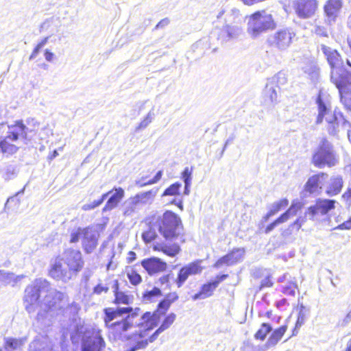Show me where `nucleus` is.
Instances as JSON below:
<instances>
[{"label": "nucleus", "mask_w": 351, "mask_h": 351, "mask_svg": "<svg viewBox=\"0 0 351 351\" xmlns=\"http://www.w3.org/2000/svg\"><path fill=\"white\" fill-rule=\"evenodd\" d=\"M341 0H328L324 7L326 23L329 25L335 23L342 8Z\"/></svg>", "instance_id": "nucleus-19"}, {"label": "nucleus", "mask_w": 351, "mask_h": 351, "mask_svg": "<svg viewBox=\"0 0 351 351\" xmlns=\"http://www.w3.org/2000/svg\"><path fill=\"white\" fill-rule=\"evenodd\" d=\"M155 114L154 110H150L146 115V117L140 122V123L136 127L135 132H139L145 129L154 119Z\"/></svg>", "instance_id": "nucleus-43"}, {"label": "nucleus", "mask_w": 351, "mask_h": 351, "mask_svg": "<svg viewBox=\"0 0 351 351\" xmlns=\"http://www.w3.org/2000/svg\"><path fill=\"white\" fill-rule=\"evenodd\" d=\"M61 259L69 267V269L73 271V274L75 276L84 266L82 254L77 250H66L63 254V257Z\"/></svg>", "instance_id": "nucleus-15"}, {"label": "nucleus", "mask_w": 351, "mask_h": 351, "mask_svg": "<svg viewBox=\"0 0 351 351\" xmlns=\"http://www.w3.org/2000/svg\"><path fill=\"white\" fill-rule=\"evenodd\" d=\"M243 33L242 26L225 23L221 27H216L213 34L221 43L238 38Z\"/></svg>", "instance_id": "nucleus-12"}, {"label": "nucleus", "mask_w": 351, "mask_h": 351, "mask_svg": "<svg viewBox=\"0 0 351 351\" xmlns=\"http://www.w3.org/2000/svg\"><path fill=\"white\" fill-rule=\"evenodd\" d=\"M273 16L265 10H259L248 16L247 32L252 39L259 38L263 34L276 27Z\"/></svg>", "instance_id": "nucleus-4"}, {"label": "nucleus", "mask_w": 351, "mask_h": 351, "mask_svg": "<svg viewBox=\"0 0 351 351\" xmlns=\"http://www.w3.org/2000/svg\"><path fill=\"white\" fill-rule=\"evenodd\" d=\"M327 178L328 175L324 173H319L310 177L305 184V190L309 193H319Z\"/></svg>", "instance_id": "nucleus-23"}, {"label": "nucleus", "mask_w": 351, "mask_h": 351, "mask_svg": "<svg viewBox=\"0 0 351 351\" xmlns=\"http://www.w3.org/2000/svg\"><path fill=\"white\" fill-rule=\"evenodd\" d=\"M301 208L302 204L300 202L293 203L289 208L280 217L284 222H286L291 217L295 216Z\"/></svg>", "instance_id": "nucleus-40"}, {"label": "nucleus", "mask_w": 351, "mask_h": 351, "mask_svg": "<svg viewBox=\"0 0 351 351\" xmlns=\"http://www.w3.org/2000/svg\"><path fill=\"white\" fill-rule=\"evenodd\" d=\"M178 298V296L176 293H169L166 297L165 300L168 302H169L170 304H172L173 302L177 300Z\"/></svg>", "instance_id": "nucleus-62"}, {"label": "nucleus", "mask_w": 351, "mask_h": 351, "mask_svg": "<svg viewBox=\"0 0 351 351\" xmlns=\"http://www.w3.org/2000/svg\"><path fill=\"white\" fill-rule=\"evenodd\" d=\"M243 21V18L239 10L237 8H232L226 14L225 23L242 26Z\"/></svg>", "instance_id": "nucleus-32"}, {"label": "nucleus", "mask_w": 351, "mask_h": 351, "mask_svg": "<svg viewBox=\"0 0 351 351\" xmlns=\"http://www.w3.org/2000/svg\"><path fill=\"white\" fill-rule=\"evenodd\" d=\"M135 321L126 319L122 322L106 324V326L112 332L121 335L133 327L138 328V331L134 333L130 341V348L125 351H136L145 348L147 346L146 337L149 332L157 326V319L154 315H150V312H145L134 319Z\"/></svg>", "instance_id": "nucleus-1"}, {"label": "nucleus", "mask_w": 351, "mask_h": 351, "mask_svg": "<svg viewBox=\"0 0 351 351\" xmlns=\"http://www.w3.org/2000/svg\"><path fill=\"white\" fill-rule=\"evenodd\" d=\"M245 254L243 248H235L231 252L219 258L215 263L216 267L223 265H232L241 261Z\"/></svg>", "instance_id": "nucleus-22"}, {"label": "nucleus", "mask_w": 351, "mask_h": 351, "mask_svg": "<svg viewBox=\"0 0 351 351\" xmlns=\"http://www.w3.org/2000/svg\"><path fill=\"white\" fill-rule=\"evenodd\" d=\"M49 273L53 278L63 282H68L75 276L62 259L56 261Z\"/></svg>", "instance_id": "nucleus-17"}, {"label": "nucleus", "mask_w": 351, "mask_h": 351, "mask_svg": "<svg viewBox=\"0 0 351 351\" xmlns=\"http://www.w3.org/2000/svg\"><path fill=\"white\" fill-rule=\"evenodd\" d=\"M336 201L333 199H318L315 204L310 206L306 215L310 216L312 220H317L319 217L327 214L330 210L335 208Z\"/></svg>", "instance_id": "nucleus-13"}, {"label": "nucleus", "mask_w": 351, "mask_h": 351, "mask_svg": "<svg viewBox=\"0 0 351 351\" xmlns=\"http://www.w3.org/2000/svg\"><path fill=\"white\" fill-rule=\"evenodd\" d=\"M317 8L316 0H300L295 6L297 15L302 19L311 18Z\"/></svg>", "instance_id": "nucleus-18"}, {"label": "nucleus", "mask_w": 351, "mask_h": 351, "mask_svg": "<svg viewBox=\"0 0 351 351\" xmlns=\"http://www.w3.org/2000/svg\"><path fill=\"white\" fill-rule=\"evenodd\" d=\"M180 223V219L178 215L168 210L158 218L156 227L164 238L171 240L178 235V230Z\"/></svg>", "instance_id": "nucleus-8"}, {"label": "nucleus", "mask_w": 351, "mask_h": 351, "mask_svg": "<svg viewBox=\"0 0 351 351\" xmlns=\"http://www.w3.org/2000/svg\"><path fill=\"white\" fill-rule=\"evenodd\" d=\"M285 223L280 217H279L278 219H276L274 222L270 223L267 226V228L265 230V232L266 234L269 233L271 231H272L278 225Z\"/></svg>", "instance_id": "nucleus-52"}, {"label": "nucleus", "mask_w": 351, "mask_h": 351, "mask_svg": "<svg viewBox=\"0 0 351 351\" xmlns=\"http://www.w3.org/2000/svg\"><path fill=\"white\" fill-rule=\"evenodd\" d=\"M295 34L291 28H281L270 34L267 43L271 48L283 51L291 45Z\"/></svg>", "instance_id": "nucleus-10"}, {"label": "nucleus", "mask_w": 351, "mask_h": 351, "mask_svg": "<svg viewBox=\"0 0 351 351\" xmlns=\"http://www.w3.org/2000/svg\"><path fill=\"white\" fill-rule=\"evenodd\" d=\"M49 282L45 279H36L32 284L27 286L23 298V306L29 313H34L40 310V294L49 291Z\"/></svg>", "instance_id": "nucleus-5"}, {"label": "nucleus", "mask_w": 351, "mask_h": 351, "mask_svg": "<svg viewBox=\"0 0 351 351\" xmlns=\"http://www.w3.org/2000/svg\"><path fill=\"white\" fill-rule=\"evenodd\" d=\"M181 186L182 184L180 183L176 182L165 189L162 196L165 197L167 195H179Z\"/></svg>", "instance_id": "nucleus-46"}, {"label": "nucleus", "mask_w": 351, "mask_h": 351, "mask_svg": "<svg viewBox=\"0 0 351 351\" xmlns=\"http://www.w3.org/2000/svg\"><path fill=\"white\" fill-rule=\"evenodd\" d=\"M305 320H306L305 313L303 312L302 309H300L299 314H298V319H297V322L295 324V329L293 331L295 332L297 330L298 328H300L305 322Z\"/></svg>", "instance_id": "nucleus-51"}, {"label": "nucleus", "mask_w": 351, "mask_h": 351, "mask_svg": "<svg viewBox=\"0 0 351 351\" xmlns=\"http://www.w3.org/2000/svg\"><path fill=\"white\" fill-rule=\"evenodd\" d=\"M318 108V115L316 123H322L323 120L328 123V130L332 135H335L339 131V123L342 118L340 113L332 110L331 104L328 99L322 97L320 95L316 100Z\"/></svg>", "instance_id": "nucleus-6"}, {"label": "nucleus", "mask_w": 351, "mask_h": 351, "mask_svg": "<svg viewBox=\"0 0 351 351\" xmlns=\"http://www.w3.org/2000/svg\"><path fill=\"white\" fill-rule=\"evenodd\" d=\"M343 182L339 176H332L326 186V193L329 196H334L340 193L343 187Z\"/></svg>", "instance_id": "nucleus-27"}, {"label": "nucleus", "mask_w": 351, "mask_h": 351, "mask_svg": "<svg viewBox=\"0 0 351 351\" xmlns=\"http://www.w3.org/2000/svg\"><path fill=\"white\" fill-rule=\"evenodd\" d=\"M314 32L320 36L328 37V36L327 29L322 25H316L315 27Z\"/></svg>", "instance_id": "nucleus-55"}, {"label": "nucleus", "mask_w": 351, "mask_h": 351, "mask_svg": "<svg viewBox=\"0 0 351 351\" xmlns=\"http://www.w3.org/2000/svg\"><path fill=\"white\" fill-rule=\"evenodd\" d=\"M141 265L149 275L162 272L166 270L167 267L165 262L157 257H152L143 260L141 261Z\"/></svg>", "instance_id": "nucleus-21"}, {"label": "nucleus", "mask_w": 351, "mask_h": 351, "mask_svg": "<svg viewBox=\"0 0 351 351\" xmlns=\"http://www.w3.org/2000/svg\"><path fill=\"white\" fill-rule=\"evenodd\" d=\"M287 80L285 75L282 73H278L274 78L273 82L279 83L280 84H284L286 82Z\"/></svg>", "instance_id": "nucleus-58"}, {"label": "nucleus", "mask_w": 351, "mask_h": 351, "mask_svg": "<svg viewBox=\"0 0 351 351\" xmlns=\"http://www.w3.org/2000/svg\"><path fill=\"white\" fill-rule=\"evenodd\" d=\"M143 313L139 308L133 309L132 307L108 308L105 309L104 322L106 325L118 324L126 319L135 321L134 319Z\"/></svg>", "instance_id": "nucleus-9"}, {"label": "nucleus", "mask_w": 351, "mask_h": 351, "mask_svg": "<svg viewBox=\"0 0 351 351\" xmlns=\"http://www.w3.org/2000/svg\"><path fill=\"white\" fill-rule=\"evenodd\" d=\"M26 341V338L21 339H14V338H8L5 339V348L9 351V349H16L23 346Z\"/></svg>", "instance_id": "nucleus-42"}, {"label": "nucleus", "mask_w": 351, "mask_h": 351, "mask_svg": "<svg viewBox=\"0 0 351 351\" xmlns=\"http://www.w3.org/2000/svg\"><path fill=\"white\" fill-rule=\"evenodd\" d=\"M47 294L42 300L40 310L38 311L37 319L43 321L49 316L53 317L63 314L66 308H69L73 313H77L80 310V306L73 302L70 306L67 295L56 289H51L49 286V291H45Z\"/></svg>", "instance_id": "nucleus-2"}, {"label": "nucleus", "mask_w": 351, "mask_h": 351, "mask_svg": "<svg viewBox=\"0 0 351 351\" xmlns=\"http://www.w3.org/2000/svg\"><path fill=\"white\" fill-rule=\"evenodd\" d=\"M334 230H350L351 229V217L340 223L339 226L333 228Z\"/></svg>", "instance_id": "nucleus-56"}, {"label": "nucleus", "mask_w": 351, "mask_h": 351, "mask_svg": "<svg viewBox=\"0 0 351 351\" xmlns=\"http://www.w3.org/2000/svg\"><path fill=\"white\" fill-rule=\"evenodd\" d=\"M24 278V275H16L12 272L0 269V285L14 287Z\"/></svg>", "instance_id": "nucleus-28"}, {"label": "nucleus", "mask_w": 351, "mask_h": 351, "mask_svg": "<svg viewBox=\"0 0 351 351\" xmlns=\"http://www.w3.org/2000/svg\"><path fill=\"white\" fill-rule=\"evenodd\" d=\"M32 121L33 122L32 128L25 126L21 121H16L14 124L8 125L7 134L16 141L19 138L27 139L28 134L34 132L39 126L38 123L34 119Z\"/></svg>", "instance_id": "nucleus-14"}, {"label": "nucleus", "mask_w": 351, "mask_h": 351, "mask_svg": "<svg viewBox=\"0 0 351 351\" xmlns=\"http://www.w3.org/2000/svg\"><path fill=\"white\" fill-rule=\"evenodd\" d=\"M45 60L48 62H52L54 58V53L51 52L49 50L46 49L45 51Z\"/></svg>", "instance_id": "nucleus-64"}, {"label": "nucleus", "mask_w": 351, "mask_h": 351, "mask_svg": "<svg viewBox=\"0 0 351 351\" xmlns=\"http://www.w3.org/2000/svg\"><path fill=\"white\" fill-rule=\"evenodd\" d=\"M271 329L272 328L269 324L263 323L262 324L261 328L255 334L254 337L257 339L263 340Z\"/></svg>", "instance_id": "nucleus-47"}, {"label": "nucleus", "mask_w": 351, "mask_h": 351, "mask_svg": "<svg viewBox=\"0 0 351 351\" xmlns=\"http://www.w3.org/2000/svg\"><path fill=\"white\" fill-rule=\"evenodd\" d=\"M201 261H197L189 263L180 269L176 280L178 287H182L189 276L202 273L203 267L201 266Z\"/></svg>", "instance_id": "nucleus-16"}, {"label": "nucleus", "mask_w": 351, "mask_h": 351, "mask_svg": "<svg viewBox=\"0 0 351 351\" xmlns=\"http://www.w3.org/2000/svg\"><path fill=\"white\" fill-rule=\"evenodd\" d=\"M161 295L160 289L157 287H154L151 291H147L143 294V301L145 302H152Z\"/></svg>", "instance_id": "nucleus-44"}, {"label": "nucleus", "mask_w": 351, "mask_h": 351, "mask_svg": "<svg viewBox=\"0 0 351 351\" xmlns=\"http://www.w3.org/2000/svg\"><path fill=\"white\" fill-rule=\"evenodd\" d=\"M14 140L7 134V136L0 141V152L7 154H14L18 151V146L12 143Z\"/></svg>", "instance_id": "nucleus-33"}, {"label": "nucleus", "mask_w": 351, "mask_h": 351, "mask_svg": "<svg viewBox=\"0 0 351 351\" xmlns=\"http://www.w3.org/2000/svg\"><path fill=\"white\" fill-rule=\"evenodd\" d=\"M157 237L156 230L153 227H149V229L143 233L142 238L145 243H148L154 241Z\"/></svg>", "instance_id": "nucleus-48"}, {"label": "nucleus", "mask_w": 351, "mask_h": 351, "mask_svg": "<svg viewBox=\"0 0 351 351\" xmlns=\"http://www.w3.org/2000/svg\"><path fill=\"white\" fill-rule=\"evenodd\" d=\"M105 346L100 330L91 329L85 331L82 339V351H102Z\"/></svg>", "instance_id": "nucleus-11"}, {"label": "nucleus", "mask_w": 351, "mask_h": 351, "mask_svg": "<svg viewBox=\"0 0 351 351\" xmlns=\"http://www.w3.org/2000/svg\"><path fill=\"white\" fill-rule=\"evenodd\" d=\"M287 329V326H282L279 328L275 330L269 337V338L267 339L265 347L267 348L273 347L276 346L278 342L282 339V336L284 335L285 332H286Z\"/></svg>", "instance_id": "nucleus-35"}, {"label": "nucleus", "mask_w": 351, "mask_h": 351, "mask_svg": "<svg viewBox=\"0 0 351 351\" xmlns=\"http://www.w3.org/2000/svg\"><path fill=\"white\" fill-rule=\"evenodd\" d=\"M114 292L115 296V303L116 304H130L133 301V297L125 294L124 292L119 291V285L118 282L115 281L114 284L112 287Z\"/></svg>", "instance_id": "nucleus-37"}, {"label": "nucleus", "mask_w": 351, "mask_h": 351, "mask_svg": "<svg viewBox=\"0 0 351 351\" xmlns=\"http://www.w3.org/2000/svg\"><path fill=\"white\" fill-rule=\"evenodd\" d=\"M153 250L154 251L162 252L167 256L174 257L179 253L180 248L177 244L167 245L163 243L156 242L153 245Z\"/></svg>", "instance_id": "nucleus-31"}, {"label": "nucleus", "mask_w": 351, "mask_h": 351, "mask_svg": "<svg viewBox=\"0 0 351 351\" xmlns=\"http://www.w3.org/2000/svg\"><path fill=\"white\" fill-rule=\"evenodd\" d=\"M297 289L298 285L293 278L288 282V285L283 286L282 292L286 295L294 296Z\"/></svg>", "instance_id": "nucleus-45"}, {"label": "nucleus", "mask_w": 351, "mask_h": 351, "mask_svg": "<svg viewBox=\"0 0 351 351\" xmlns=\"http://www.w3.org/2000/svg\"><path fill=\"white\" fill-rule=\"evenodd\" d=\"M162 176V171H159L156 174V176L154 177V178L149 180L147 182H146V186L157 183L161 179Z\"/></svg>", "instance_id": "nucleus-60"}, {"label": "nucleus", "mask_w": 351, "mask_h": 351, "mask_svg": "<svg viewBox=\"0 0 351 351\" xmlns=\"http://www.w3.org/2000/svg\"><path fill=\"white\" fill-rule=\"evenodd\" d=\"M176 319V315L173 313H171L167 315L159 328L152 335L146 337L147 344L155 341L160 334L167 330L173 324Z\"/></svg>", "instance_id": "nucleus-25"}, {"label": "nucleus", "mask_w": 351, "mask_h": 351, "mask_svg": "<svg viewBox=\"0 0 351 351\" xmlns=\"http://www.w3.org/2000/svg\"><path fill=\"white\" fill-rule=\"evenodd\" d=\"M98 232L92 227L83 228L82 245L86 253H91L97 245Z\"/></svg>", "instance_id": "nucleus-20"}, {"label": "nucleus", "mask_w": 351, "mask_h": 351, "mask_svg": "<svg viewBox=\"0 0 351 351\" xmlns=\"http://www.w3.org/2000/svg\"><path fill=\"white\" fill-rule=\"evenodd\" d=\"M157 194V190H149L146 192L137 193L133 197L138 206H145L152 204Z\"/></svg>", "instance_id": "nucleus-30"}, {"label": "nucleus", "mask_w": 351, "mask_h": 351, "mask_svg": "<svg viewBox=\"0 0 351 351\" xmlns=\"http://www.w3.org/2000/svg\"><path fill=\"white\" fill-rule=\"evenodd\" d=\"M241 351H261V348L254 346L250 342H245L243 343V347L241 348Z\"/></svg>", "instance_id": "nucleus-54"}, {"label": "nucleus", "mask_w": 351, "mask_h": 351, "mask_svg": "<svg viewBox=\"0 0 351 351\" xmlns=\"http://www.w3.org/2000/svg\"><path fill=\"white\" fill-rule=\"evenodd\" d=\"M128 277L130 282L134 285H138L142 281L141 276L133 270L128 273Z\"/></svg>", "instance_id": "nucleus-50"}, {"label": "nucleus", "mask_w": 351, "mask_h": 351, "mask_svg": "<svg viewBox=\"0 0 351 351\" xmlns=\"http://www.w3.org/2000/svg\"><path fill=\"white\" fill-rule=\"evenodd\" d=\"M29 351H53L51 343L44 337H37L29 345Z\"/></svg>", "instance_id": "nucleus-29"}, {"label": "nucleus", "mask_w": 351, "mask_h": 351, "mask_svg": "<svg viewBox=\"0 0 351 351\" xmlns=\"http://www.w3.org/2000/svg\"><path fill=\"white\" fill-rule=\"evenodd\" d=\"M114 192L111 193L110 198L107 201L105 206L103 208V212H106L108 210H111L116 208L119 202L122 200V199L125 196L124 190L121 188H115L113 191Z\"/></svg>", "instance_id": "nucleus-26"}, {"label": "nucleus", "mask_w": 351, "mask_h": 351, "mask_svg": "<svg viewBox=\"0 0 351 351\" xmlns=\"http://www.w3.org/2000/svg\"><path fill=\"white\" fill-rule=\"evenodd\" d=\"M217 287V282H209L202 287L200 291L193 296V300L205 299L212 295L214 290Z\"/></svg>", "instance_id": "nucleus-34"}, {"label": "nucleus", "mask_w": 351, "mask_h": 351, "mask_svg": "<svg viewBox=\"0 0 351 351\" xmlns=\"http://www.w3.org/2000/svg\"><path fill=\"white\" fill-rule=\"evenodd\" d=\"M192 168L186 167L182 173L184 182H191Z\"/></svg>", "instance_id": "nucleus-53"}, {"label": "nucleus", "mask_w": 351, "mask_h": 351, "mask_svg": "<svg viewBox=\"0 0 351 351\" xmlns=\"http://www.w3.org/2000/svg\"><path fill=\"white\" fill-rule=\"evenodd\" d=\"M171 304H170L169 302L164 299L158 304V309L156 311H154L152 313L150 312V315H154V317H156V318L157 319V325L159 323L160 315L165 314L167 311L170 307Z\"/></svg>", "instance_id": "nucleus-41"}, {"label": "nucleus", "mask_w": 351, "mask_h": 351, "mask_svg": "<svg viewBox=\"0 0 351 351\" xmlns=\"http://www.w3.org/2000/svg\"><path fill=\"white\" fill-rule=\"evenodd\" d=\"M312 162L318 168L332 167L337 164V158L333 146L327 139L322 138L319 142L317 149L313 155Z\"/></svg>", "instance_id": "nucleus-7"}, {"label": "nucleus", "mask_w": 351, "mask_h": 351, "mask_svg": "<svg viewBox=\"0 0 351 351\" xmlns=\"http://www.w3.org/2000/svg\"><path fill=\"white\" fill-rule=\"evenodd\" d=\"M342 199L346 202L348 206H351V187L342 195Z\"/></svg>", "instance_id": "nucleus-57"}, {"label": "nucleus", "mask_w": 351, "mask_h": 351, "mask_svg": "<svg viewBox=\"0 0 351 351\" xmlns=\"http://www.w3.org/2000/svg\"><path fill=\"white\" fill-rule=\"evenodd\" d=\"M139 206L133 197L125 200L123 205V214L125 217L133 215Z\"/></svg>", "instance_id": "nucleus-39"}, {"label": "nucleus", "mask_w": 351, "mask_h": 351, "mask_svg": "<svg viewBox=\"0 0 351 351\" xmlns=\"http://www.w3.org/2000/svg\"><path fill=\"white\" fill-rule=\"evenodd\" d=\"M319 48L330 67L331 82L335 86H339L344 83L349 79L351 74H348L346 71L344 62L340 53L337 50L324 44H321Z\"/></svg>", "instance_id": "nucleus-3"}, {"label": "nucleus", "mask_w": 351, "mask_h": 351, "mask_svg": "<svg viewBox=\"0 0 351 351\" xmlns=\"http://www.w3.org/2000/svg\"><path fill=\"white\" fill-rule=\"evenodd\" d=\"M336 87L339 90L341 103L351 111V75L344 83Z\"/></svg>", "instance_id": "nucleus-24"}, {"label": "nucleus", "mask_w": 351, "mask_h": 351, "mask_svg": "<svg viewBox=\"0 0 351 351\" xmlns=\"http://www.w3.org/2000/svg\"><path fill=\"white\" fill-rule=\"evenodd\" d=\"M263 94L265 103L274 104L277 102V90L271 83L267 84Z\"/></svg>", "instance_id": "nucleus-38"}, {"label": "nucleus", "mask_w": 351, "mask_h": 351, "mask_svg": "<svg viewBox=\"0 0 351 351\" xmlns=\"http://www.w3.org/2000/svg\"><path fill=\"white\" fill-rule=\"evenodd\" d=\"M272 285H273V283H272L271 280H270V278H265L261 282V289H262L263 287H271Z\"/></svg>", "instance_id": "nucleus-63"}, {"label": "nucleus", "mask_w": 351, "mask_h": 351, "mask_svg": "<svg viewBox=\"0 0 351 351\" xmlns=\"http://www.w3.org/2000/svg\"><path fill=\"white\" fill-rule=\"evenodd\" d=\"M108 291V287L99 284L95 287L93 289V293L97 295H100L101 293H106Z\"/></svg>", "instance_id": "nucleus-59"}, {"label": "nucleus", "mask_w": 351, "mask_h": 351, "mask_svg": "<svg viewBox=\"0 0 351 351\" xmlns=\"http://www.w3.org/2000/svg\"><path fill=\"white\" fill-rule=\"evenodd\" d=\"M289 201L287 199H282L274 202L269 206L268 213L263 217V220L267 221L271 217L278 213L282 208L288 206Z\"/></svg>", "instance_id": "nucleus-36"}, {"label": "nucleus", "mask_w": 351, "mask_h": 351, "mask_svg": "<svg viewBox=\"0 0 351 351\" xmlns=\"http://www.w3.org/2000/svg\"><path fill=\"white\" fill-rule=\"evenodd\" d=\"M83 238V228H77L72 230L71 233V243H76Z\"/></svg>", "instance_id": "nucleus-49"}, {"label": "nucleus", "mask_w": 351, "mask_h": 351, "mask_svg": "<svg viewBox=\"0 0 351 351\" xmlns=\"http://www.w3.org/2000/svg\"><path fill=\"white\" fill-rule=\"evenodd\" d=\"M99 206V202H97V200H95L90 204H86L83 205L82 209L84 210H92Z\"/></svg>", "instance_id": "nucleus-61"}]
</instances>
